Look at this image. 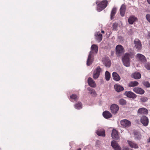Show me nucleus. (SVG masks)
<instances>
[{
    "mask_svg": "<svg viewBox=\"0 0 150 150\" xmlns=\"http://www.w3.org/2000/svg\"><path fill=\"white\" fill-rule=\"evenodd\" d=\"M136 59L139 61L143 63L146 61L145 57L143 55L140 54H137L136 55Z\"/></svg>",
    "mask_w": 150,
    "mask_h": 150,
    "instance_id": "obj_8",
    "label": "nucleus"
},
{
    "mask_svg": "<svg viewBox=\"0 0 150 150\" xmlns=\"http://www.w3.org/2000/svg\"><path fill=\"white\" fill-rule=\"evenodd\" d=\"M78 98V96L75 94H73L70 96V99L72 101L76 100Z\"/></svg>",
    "mask_w": 150,
    "mask_h": 150,
    "instance_id": "obj_31",
    "label": "nucleus"
},
{
    "mask_svg": "<svg viewBox=\"0 0 150 150\" xmlns=\"http://www.w3.org/2000/svg\"><path fill=\"white\" fill-rule=\"evenodd\" d=\"M118 26V24L117 23H114L113 26V30H117V28Z\"/></svg>",
    "mask_w": 150,
    "mask_h": 150,
    "instance_id": "obj_36",
    "label": "nucleus"
},
{
    "mask_svg": "<svg viewBox=\"0 0 150 150\" xmlns=\"http://www.w3.org/2000/svg\"><path fill=\"white\" fill-rule=\"evenodd\" d=\"M88 82L90 86L93 88H95L96 86V85L95 82L92 78L89 77L88 80Z\"/></svg>",
    "mask_w": 150,
    "mask_h": 150,
    "instance_id": "obj_15",
    "label": "nucleus"
},
{
    "mask_svg": "<svg viewBox=\"0 0 150 150\" xmlns=\"http://www.w3.org/2000/svg\"><path fill=\"white\" fill-rule=\"evenodd\" d=\"M143 85L147 88H149L150 87V84L147 81H144L143 82Z\"/></svg>",
    "mask_w": 150,
    "mask_h": 150,
    "instance_id": "obj_35",
    "label": "nucleus"
},
{
    "mask_svg": "<svg viewBox=\"0 0 150 150\" xmlns=\"http://www.w3.org/2000/svg\"><path fill=\"white\" fill-rule=\"evenodd\" d=\"M77 150H81V149L80 148H79Z\"/></svg>",
    "mask_w": 150,
    "mask_h": 150,
    "instance_id": "obj_45",
    "label": "nucleus"
},
{
    "mask_svg": "<svg viewBox=\"0 0 150 150\" xmlns=\"http://www.w3.org/2000/svg\"><path fill=\"white\" fill-rule=\"evenodd\" d=\"M137 18L135 17L134 16L132 15L130 16L128 19V22L130 24H132L134 22H135Z\"/></svg>",
    "mask_w": 150,
    "mask_h": 150,
    "instance_id": "obj_24",
    "label": "nucleus"
},
{
    "mask_svg": "<svg viewBox=\"0 0 150 150\" xmlns=\"http://www.w3.org/2000/svg\"><path fill=\"white\" fill-rule=\"evenodd\" d=\"M111 136L113 139H118L119 138V136L118 134V132L115 129H113L112 130Z\"/></svg>",
    "mask_w": 150,
    "mask_h": 150,
    "instance_id": "obj_17",
    "label": "nucleus"
},
{
    "mask_svg": "<svg viewBox=\"0 0 150 150\" xmlns=\"http://www.w3.org/2000/svg\"><path fill=\"white\" fill-rule=\"evenodd\" d=\"M114 88L116 91L118 92L122 91L124 89L123 87L122 86L118 84L115 85Z\"/></svg>",
    "mask_w": 150,
    "mask_h": 150,
    "instance_id": "obj_21",
    "label": "nucleus"
},
{
    "mask_svg": "<svg viewBox=\"0 0 150 150\" xmlns=\"http://www.w3.org/2000/svg\"><path fill=\"white\" fill-rule=\"evenodd\" d=\"M110 108L112 113L116 114L119 108L117 105L114 104L110 106Z\"/></svg>",
    "mask_w": 150,
    "mask_h": 150,
    "instance_id": "obj_9",
    "label": "nucleus"
},
{
    "mask_svg": "<svg viewBox=\"0 0 150 150\" xmlns=\"http://www.w3.org/2000/svg\"><path fill=\"white\" fill-rule=\"evenodd\" d=\"M124 95L130 98H135L137 97L136 95L131 91H126Z\"/></svg>",
    "mask_w": 150,
    "mask_h": 150,
    "instance_id": "obj_12",
    "label": "nucleus"
},
{
    "mask_svg": "<svg viewBox=\"0 0 150 150\" xmlns=\"http://www.w3.org/2000/svg\"><path fill=\"white\" fill-rule=\"evenodd\" d=\"M98 2L96 1V4H97V10L98 12L102 11L107 6L108 2L106 0H103L100 3L98 4Z\"/></svg>",
    "mask_w": 150,
    "mask_h": 150,
    "instance_id": "obj_3",
    "label": "nucleus"
},
{
    "mask_svg": "<svg viewBox=\"0 0 150 150\" xmlns=\"http://www.w3.org/2000/svg\"><path fill=\"white\" fill-rule=\"evenodd\" d=\"M102 71V69L100 68V67H98L94 70L93 72V77L94 79H98Z\"/></svg>",
    "mask_w": 150,
    "mask_h": 150,
    "instance_id": "obj_4",
    "label": "nucleus"
},
{
    "mask_svg": "<svg viewBox=\"0 0 150 150\" xmlns=\"http://www.w3.org/2000/svg\"><path fill=\"white\" fill-rule=\"evenodd\" d=\"M145 67L147 69L149 70H150V63H147L145 64L144 65Z\"/></svg>",
    "mask_w": 150,
    "mask_h": 150,
    "instance_id": "obj_37",
    "label": "nucleus"
},
{
    "mask_svg": "<svg viewBox=\"0 0 150 150\" xmlns=\"http://www.w3.org/2000/svg\"><path fill=\"white\" fill-rule=\"evenodd\" d=\"M103 115L104 117L106 119H108L112 116L111 113L108 111H105L103 112Z\"/></svg>",
    "mask_w": 150,
    "mask_h": 150,
    "instance_id": "obj_23",
    "label": "nucleus"
},
{
    "mask_svg": "<svg viewBox=\"0 0 150 150\" xmlns=\"http://www.w3.org/2000/svg\"><path fill=\"white\" fill-rule=\"evenodd\" d=\"M115 49L116 53L118 56H120L121 54L124 52V48L120 45H118L117 46Z\"/></svg>",
    "mask_w": 150,
    "mask_h": 150,
    "instance_id": "obj_5",
    "label": "nucleus"
},
{
    "mask_svg": "<svg viewBox=\"0 0 150 150\" xmlns=\"http://www.w3.org/2000/svg\"><path fill=\"white\" fill-rule=\"evenodd\" d=\"M134 43L135 45L134 47L137 50H140L142 49V44L138 39H136L134 40Z\"/></svg>",
    "mask_w": 150,
    "mask_h": 150,
    "instance_id": "obj_6",
    "label": "nucleus"
},
{
    "mask_svg": "<svg viewBox=\"0 0 150 150\" xmlns=\"http://www.w3.org/2000/svg\"><path fill=\"white\" fill-rule=\"evenodd\" d=\"M117 10V9L116 7H113L112 9L111 13L110 18L111 19H112L114 18V16Z\"/></svg>",
    "mask_w": 150,
    "mask_h": 150,
    "instance_id": "obj_27",
    "label": "nucleus"
},
{
    "mask_svg": "<svg viewBox=\"0 0 150 150\" xmlns=\"http://www.w3.org/2000/svg\"><path fill=\"white\" fill-rule=\"evenodd\" d=\"M74 107L76 109L79 110L82 108V104L81 102H78L75 104Z\"/></svg>",
    "mask_w": 150,
    "mask_h": 150,
    "instance_id": "obj_29",
    "label": "nucleus"
},
{
    "mask_svg": "<svg viewBox=\"0 0 150 150\" xmlns=\"http://www.w3.org/2000/svg\"><path fill=\"white\" fill-rule=\"evenodd\" d=\"M91 50L87 58L86 64L87 66H89L93 63L94 59V55L97 54L98 51V47L97 45L93 44L92 45Z\"/></svg>",
    "mask_w": 150,
    "mask_h": 150,
    "instance_id": "obj_1",
    "label": "nucleus"
},
{
    "mask_svg": "<svg viewBox=\"0 0 150 150\" xmlns=\"http://www.w3.org/2000/svg\"><path fill=\"white\" fill-rule=\"evenodd\" d=\"M132 77L135 79H139L141 77V74L138 72H136L133 73L132 75Z\"/></svg>",
    "mask_w": 150,
    "mask_h": 150,
    "instance_id": "obj_25",
    "label": "nucleus"
},
{
    "mask_svg": "<svg viewBox=\"0 0 150 150\" xmlns=\"http://www.w3.org/2000/svg\"><path fill=\"white\" fill-rule=\"evenodd\" d=\"M121 125L124 127H128L130 126L131 122L126 119H124L121 120L120 122Z\"/></svg>",
    "mask_w": 150,
    "mask_h": 150,
    "instance_id": "obj_7",
    "label": "nucleus"
},
{
    "mask_svg": "<svg viewBox=\"0 0 150 150\" xmlns=\"http://www.w3.org/2000/svg\"><path fill=\"white\" fill-rule=\"evenodd\" d=\"M126 6L124 4H123L121 6L120 9V13L122 17L125 16L126 10Z\"/></svg>",
    "mask_w": 150,
    "mask_h": 150,
    "instance_id": "obj_19",
    "label": "nucleus"
},
{
    "mask_svg": "<svg viewBox=\"0 0 150 150\" xmlns=\"http://www.w3.org/2000/svg\"><path fill=\"white\" fill-rule=\"evenodd\" d=\"M146 18L147 20L150 23V14H147L146 16Z\"/></svg>",
    "mask_w": 150,
    "mask_h": 150,
    "instance_id": "obj_39",
    "label": "nucleus"
},
{
    "mask_svg": "<svg viewBox=\"0 0 150 150\" xmlns=\"http://www.w3.org/2000/svg\"><path fill=\"white\" fill-rule=\"evenodd\" d=\"M122 150H129V149L127 147H123Z\"/></svg>",
    "mask_w": 150,
    "mask_h": 150,
    "instance_id": "obj_40",
    "label": "nucleus"
},
{
    "mask_svg": "<svg viewBox=\"0 0 150 150\" xmlns=\"http://www.w3.org/2000/svg\"><path fill=\"white\" fill-rule=\"evenodd\" d=\"M95 36L96 40L98 42H100L102 40V35L99 32H97L96 33Z\"/></svg>",
    "mask_w": 150,
    "mask_h": 150,
    "instance_id": "obj_16",
    "label": "nucleus"
},
{
    "mask_svg": "<svg viewBox=\"0 0 150 150\" xmlns=\"http://www.w3.org/2000/svg\"><path fill=\"white\" fill-rule=\"evenodd\" d=\"M139 83L137 81H131L128 84V86L129 87H133L136 86Z\"/></svg>",
    "mask_w": 150,
    "mask_h": 150,
    "instance_id": "obj_28",
    "label": "nucleus"
},
{
    "mask_svg": "<svg viewBox=\"0 0 150 150\" xmlns=\"http://www.w3.org/2000/svg\"><path fill=\"white\" fill-rule=\"evenodd\" d=\"M127 142L128 144L131 148L134 149H138L139 148L138 145L134 142L128 140Z\"/></svg>",
    "mask_w": 150,
    "mask_h": 150,
    "instance_id": "obj_14",
    "label": "nucleus"
},
{
    "mask_svg": "<svg viewBox=\"0 0 150 150\" xmlns=\"http://www.w3.org/2000/svg\"><path fill=\"white\" fill-rule=\"evenodd\" d=\"M134 137L135 139H139L141 138V135L139 134H136V132H134Z\"/></svg>",
    "mask_w": 150,
    "mask_h": 150,
    "instance_id": "obj_38",
    "label": "nucleus"
},
{
    "mask_svg": "<svg viewBox=\"0 0 150 150\" xmlns=\"http://www.w3.org/2000/svg\"><path fill=\"white\" fill-rule=\"evenodd\" d=\"M148 99V98L147 97H142L140 98V100L141 102L143 103H144L147 101Z\"/></svg>",
    "mask_w": 150,
    "mask_h": 150,
    "instance_id": "obj_34",
    "label": "nucleus"
},
{
    "mask_svg": "<svg viewBox=\"0 0 150 150\" xmlns=\"http://www.w3.org/2000/svg\"><path fill=\"white\" fill-rule=\"evenodd\" d=\"M137 113L139 114H146L148 113V110L144 108H141L138 110Z\"/></svg>",
    "mask_w": 150,
    "mask_h": 150,
    "instance_id": "obj_18",
    "label": "nucleus"
},
{
    "mask_svg": "<svg viewBox=\"0 0 150 150\" xmlns=\"http://www.w3.org/2000/svg\"><path fill=\"white\" fill-rule=\"evenodd\" d=\"M141 123L145 126H147L149 123V120L147 117L142 116L140 119Z\"/></svg>",
    "mask_w": 150,
    "mask_h": 150,
    "instance_id": "obj_11",
    "label": "nucleus"
},
{
    "mask_svg": "<svg viewBox=\"0 0 150 150\" xmlns=\"http://www.w3.org/2000/svg\"><path fill=\"white\" fill-rule=\"evenodd\" d=\"M111 146L115 150H122L119 144L115 141H111Z\"/></svg>",
    "mask_w": 150,
    "mask_h": 150,
    "instance_id": "obj_10",
    "label": "nucleus"
},
{
    "mask_svg": "<svg viewBox=\"0 0 150 150\" xmlns=\"http://www.w3.org/2000/svg\"><path fill=\"white\" fill-rule=\"evenodd\" d=\"M148 142H150V137L149 139Z\"/></svg>",
    "mask_w": 150,
    "mask_h": 150,
    "instance_id": "obj_44",
    "label": "nucleus"
},
{
    "mask_svg": "<svg viewBox=\"0 0 150 150\" xmlns=\"http://www.w3.org/2000/svg\"><path fill=\"white\" fill-rule=\"evenodd\" d=\"M133 54L131 52L126 53L122 57V61L124 65L127 67L130 66V58H132L133 57Z\"/></svg>",
    "mask_w": 150,
    "mask_h": 150,
    "instance_id": "obj_2",
    "label": "nucleus"
},
{
    "mask_svg": "<svg viewBox=\"0 0 150 150\" xmlns=\"http://www.w3.org/2000/svg\"><path fill=\"white\" fill-rule=\"evenodd\" d=\"M119 104L121 105H124L126 104L127 102L126 100L123 98H121L119 100Z\"/></svg>",
    "mask_w": 150,
    "mask_h": 150,
    "instance_id": "obj_32",
    "label": "nucleus"
},
{
    "mask_svg": "<svg viewBox=\"0 0 150 150\" xmlns=\"http://www.w3.org/2000/svg\"><path fill=\"white\" fill-rule=\"evenodd\" d=\"M112 76L113 79L116 81H118L120 79V77L116 72H114L112 73Z\"/></svg>",
    "mask_w": 150,
    "mask_h": 150,
    "instance_id": "obj_22",
    "label": "nucleus"
},
{
    "mask_svg": "<svg viewBox=\"0 0 150 150\" xmlns=\"http://www.w3.org/2000/svg\"><path fill=\"white\" fill-rule=\"evenodd\" d=\"M88 89L89 91V93L92 94V96H96V93L94 89L91 88H88Z\"/></svg>",
    "mask_w": 150,
    "mask_h": 150,
    "instance_id": "obj_30",
    "label": "nucleus"
},
{
    "mask_svg": "<svg viewBox=\"0 0 150 150\" xmlns=\"http://www.w3.org/2000/svg\"><path fill=\"white\" fill-rule=\"evenodd\" d=\"M105 77L107 81H108L109 80L110 77V74L108 71H106L105 74Z\"/></svg>",
    "mask_w": 150,
    "mask_h": 150,
    "instance_id": "obj_33",
    "label": "nucleus"
},
{
    "mask_svg": "<svg viewBox=\"0 0 150 150\" xmlns=\"http://www.w3.org/2000/svg\"><path fill=\"white\" fill-rule=\"evenodd\" d=\"M148 3L150 4V0H147Z\"/></svg>",
    "mask_w": 150,
    "mask_h": 150,
    "instance_id": "obj_42",
    "label": "nucleus"
},
{
    "mask_svg": "<svg viewBox=\"0 0 150 150\" xmlns=\"http://www.w3.org/2000/svg\"><path fill=\"white\" fill-rule=\"evenodd\" d=\"M148 36L149 37H150V31H149L148 32Z\"/></svg>",
    "mask_w": 150,
    "mask_h": 150,
    "instance_id": "obj_41",
    "label": "nucleus"
},
{
    "mask_svg": "<svg viewBox=\"0 0 150 150\" xmlns=\"http://www.w3.org/2000/svg\"><path fill=\"white\" fill-rule=\"evenodd\" d=\"M96 133L99 136L105 137V131L104 129H103L97 130Z\"/></svg>",
    "mask_w": 150,
    "mask_h": 150,
    "instance_id": "obj_26",
    "label": "nucleus"
},
{
    "mask_svg": "<svg viewBox=\"0 0 150 150\" xmlns=\"http://www.w3.org/2000/svg\"><path fill=\"white\" fill-rule=\"evenodd\" d=\"M103 64L107 67H109L111 65V61L108 58H106L103 61Z\"/></svg>",
    "mask_w": 150,
    "mask_h": 150,
    "instance_id": "obj_20",
    "label": "nucleus"
},
{
    "mask_svg": "<svg viewBox=\"0 0 150 150\" xmlns=\"http://www.w3.org/2000/svg\"><path fill=\"white\" fill-rule=\"evenodd\" d=\"M133 91L136 93L141 95L143 94L144 93V91L143 89L138 87L134 88Z\"/></svg>",
    "mask_w": 150,
    "mask_h": 150,
    "instance_id": "obj_13",
    "label": "nucleus"
},
{
    "mask_svg": "<svg viewBox=\"0 0 150 150\" xmlns=\"http://www.w3.org/2000/svg\"><path fill=\"white\" fill-rule=\"evenodd\" d=\"M101 33H104L105 32L103 30H101Z\"/></svg>",
    "mask_w": 150,
    "mask_h": 150,
    "instance_id": "obj_43",
    "label": "nucleus"
}]
</instances>
